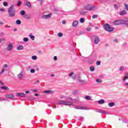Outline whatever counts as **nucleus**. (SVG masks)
Listing matches in <instances>:
<instances>
[{
  "label": "nucleus",
  "instance_id": "nucleus-1",
  "mask_svg": "<svg viewBox=\"0 0 128 128\" xmlns=\"http://www.w3.org/2000/svg\"><path fill=\"white\" fill-rule=\"evenodd\" d=\"M86 10L92 11V10H98V7L94 6L92 4H88L84 7Z\"/></svg>",
  "mask_w": 128,
  "mask_h": 128
},
{
  "label": "nucleus",
  "instance_id": "nucleus-2",
  "mask_svg": "<svg viewBox=\"0 0 128 128\" xmlns=\"http://www.w3.org/2000/svg\"><path fill=\"white\" fill-rule=\"evenodd\" d=\"M8 12L10 14V16L14 17L16 16V10H14V6H11L9 8Z\"/></svg>",
  "mask_w": 128,
  "mask_h": 128
},
{
  "label": "nucleus",
  "instance_id": "nucleus-3",
  "mask_svg": "<svg viewBox=\"0 0 128 128\" xmlns=\"http://www.w3.org/2000/svg\"><path fill=\"white\" fill-rule=\"evenodd\" d=\"M104 28L105 30H106V32H114V28L110 27V26L108 24H106L104 26Z\"/></svg>",
  "mask_w": 128,
  "mask_h": 128
},
{
  "label": "nucleus",
  "instance_id": "nucleus-4",
  "mask_svg": "<svg viewBox=\"0 0 128 128\" xmlns=\"http://www.w3.org/2000/svg\"><path fill=\"white\" fill-rule=\"evenodd\" d=\"M58 104L60 106L63 104L64 106H74V104L70 102H64L62 100L59 101Z\"/></svg>",
  "mask_w": 128,
  "mask_h": 128
},
{
  "label": "nucleus",
  "instance_id": "nucleus-5",
  "mask_svg": "<svg viewBox=\"0 0 128 128\" xmlns=\"http://www.w3.org/2000/svg\"><path fill=\"white\" fill-rule=\"evenodd\" d=\"M8 65L5 64H4L2 66V70L0 72V76H2L4 72H8Z\"/></svg>",
  "mask_w": 128,
  "mask_h": 128
},
{
  "label": "nucleus",
  "instance_id": "nucleus-6",
  "mask_svg": "<svg viewBox=\"0 0 128 128\" xmlns=\"http://www.w3.org/2000/svg\"><path fill=\"white\" fill-rule=\"evenodd\" d=\"M124 24V22L123 20H116L114 22V24L116 26L120 24Z\"/></svg>",
  "mask_w": 128,
  "mask_h": 128
},
{
  "label": "nucleus",
  "instance_id": "nucleus-7",
  "mask_svg": "<svg viewBox=\"0 0 128 128\" xmlns=\"http://www.w3.org/2000/svg\"><path fill=\"white\" fill-rule=\"evenodd\" d=\"M23 78H24V72L22 70L20 72V73H19L17 75V78H18V80H22Z\"/></svg>",
  "mask_w": 128,
  "mask_h": 128
},
{
  "label": "nucleus",
  "instance_id": "nucleus-8",
  "mask_svg": "<svg viewBox=\"0 0 128 128\" xmlns=\"http://www.w3.org/2000/svg\"><path fill=\"white\" fill-rule=\"evenodd\" d=\"M52 14L50 13L47 15H42V18H44L45 20H48L52 18Z\"/></svg>",
  "mask_w": 128,
  "mask_h": 128
},
{
  "label": "nucleus",
  "instance_id": "nucleus-9",
  "mask_svg": "<svg viewBox=\"0 0 128 128\" xmlns=\"http://www.w3.org/2000/svg\"><path fill=\"white\" fill-rule=\"evenodd\" d=\"M14 44H12V43H9L7 47V50H8V52H10V50H12Z\"/></svg>",
  "mask_w": 128,
  "mask_h": 128
},
{
  "label": "nucleus",
  "instance_id": "nucleus-10",
  "mask_svg": "<svg viewBox=\"0 0 128 128\" xmlns=\"http://www.w3.org/2000/svg\"><path fill=\"white\" fill-rule=\"evenodd\" d=\"M74 108H76V110H88V108L86 107L80 106H75Z\"/></svg>",
  "mask_w": 128,
  "mask_h": 128
},
{
  "label": "nucleus",
  "instance_id": "nucleus-11",
  "mask_svg": "<svg viewBox=\"0 0 128 128\" xmlns=\"http://www.w3.org/2000/svg\"><path fill=\"white\" fill-rule=\"evenodd\" d=\"M17 96L21 98H26V95L24 93H17Z\"/></svg>",
  "mask_w": 128,
  "mask_h": 128
},
{
  "label": "nucleus",
  "instance_id": "nucleus-12",
  "mask_svg": "<svg viewBox=\"0 0 128 128\" xmlns=\"http://www.w3.org/2000/svg\"><path fill=\"white\" fill-rule=\"evenodd\" d=\"M98 42H100V38H98V37L96 36L94 40V43L95 44H98Z\"/></svg>",
  "mask_w": 128,
  "mask_h": 128
},
{
  "label": "nucleus",
  "instance_id": "nucleus-13",
  "mask_svg": "<svg viewBox=\"0 0 128 128\" xmlns=\"http://www.w3.org/2000/svg\"><path fill=\"white\" fill-rule=\"evenodd\" d=\"M78 21H74L72 22V26H73V28H76V26H78Z\"/></svg>",
  "mask_w": 128,
  "mask_h": 128
},
{
  "label": "nucleus",
  "instance_id": "nucleus-14",
  "mask_svg": "<svg viewBox=\"0 0 128 128\" xmlns=\"http://www.w3.org/2000/svg\"><path fill=\"white\" fill-rule=\"evenodd\" d=\"M23 17L24 18H26V20H30L32 18V17L29 14H24Z\"/></svg>",
  "mask_w": 128,
  "mask_h": 128
},
{
  "label": "nucleus",
  "instance_id": "nucleus-15",
  "mask_svg": "<svg viewBox=\"0 0 128 128\" xmlns=\"http://www.w3.org/2000/svg\"><path fill=\"white\" fill-rule=\"evenodd\" d=\"M128 80V72L125 74V76L122 79V82H124V80Z\"/></svg>",
  "mask_w": 128,
  "mask_h": 128
},
{
  "label": "nucleus",
  "instance_id": "nucleus-16",
  "mask_svg": "<svg viewBox=\"0 0 128 128\" xmlns=\"http://www.w3.org/2000/svg\"><path fill=\"white\" fill-rule=\"evenodd\" d=\"M16 50H24V46L20 45L16 48Z\"/></svg>",
  "mask_w": 128,
  "mask_h": 128
},
{
  "label": "nucleus",
  "instance_id": "nucleus-17",
  "mask_svg": "<svg viewBox=\"0 0 128 128\" xmlns=\"http://www.w3.org/2000/svg\"><path fill=\"white\" fill-rule=\"evenodd\" d=\"M6 98H14V95L12 94H6Z\"/></svg>",
  "mask_w": 128,
  "mask_h": 128
},
{
  "label": "nucleus",
  "instance_id": "nucleus-18",
  "mask_svg": "<svg viewBox=\"0 0 128 128\" xmlns=\"http://www.w3.org/2000/svg\"><path fill=\"white\" fill-rule=\"evenodd\" d=\"M44 94H54V91L52 90H45L44 91Z\"/></svg>",
  "mask_w": 128,
  "mask_h": 128
},
{
  "label": "nucleus",
  "instance_id": "nucleus-19",
  "mask_svg": "<svg viewBox=\"0 0 128 128\" xmlns=\"http://www.w3.org/2000/svg\"><path fill=\"white\" fill-rule=\"evenodd\" d=\"M108 106L110 108H112V106H114V102H110L108 104Z\"/></svg>",
  "mask_w": 128,
  "mask_h": 128
},
{
  "label": "nucleus",
  "instance_id": "nucleus-20",
  "mask_svg": "<svg viewBox=\"0 0 128 128\" xmlns=\"http://www.w3.org/2000/svg\"><path fill=\"white\" fill-rule=\"evenodd\" d=\"M123 86L126 88H128V82H126V80L122 81Z\"/></svg>",
  "mask_w": 128,
  "mask_h": 128
},
{
  "label": "nucleus",
  "instance_id": "nucleus-21",
  "mask_svg": "<svg viewBox=\"0 0 128 128\" xmlns=\"http://www.w3.org/2000/svg\"><path fill=\"white\" fill-rule=\"evenodd\" d=\"M126 14V10H124L120 12V16H124V14Z\"/></svg>",
  "mask_w": 128,
  "mask_h": 128
},
{
  "label": "nucleus",
  "instance_id": "nucleus-22",
  "mask_svg": "<svg viewBox=\"0 0 128 128\" xmlns=\"http://www.w3.org/2000/svg\"><path fill=\"white\" fill-rule=\"evenodd\" d=\"M29 36H30V38L32 40H34L35 37H34V36H33V35L32 34H29Z\"/></svg>",
  "mask_w": 128,
  "mask_h": 128
},
{
  "label": "nucleus",
  "instance_id": "nucleus-23",
  "mask_svg": "<svg viewBox=\"0 0 128 128\" xmlns=\"http://www.w3.org/2000/svg\"><path fill=\"white\" fill-rule=\"evenodd\" d=\"M104 102V100H101L98 101V104H102Z\"/></svg>",
  "mask_w": 128,
  "mask_h": 128
},
{
  "label": "nucleus",
  "instance_id": "nucleus-24",
  "mask_svg": "<svg viewBox=\"0 0 128 128\" xmlns=\"http://www.w3.org/2000/svg\"><path fill=\"white\" fill-rule=\"evenodd\" d=\"M26 6H28V8H32V4L29 2H26Z\"/></svg>",
  "mask_w": 128,
  "mask_h": 128
},
{
  "label": "nucleus",
  "instance_id": "nucleus-25",
  "mask_svg": "<svg viewBox=\"0 0 128 128\" xmlns=\"http://www.w3.org/2000/svg\"><path fill=\"white\" fill-rule=\"evenodd\" d=\"M32 58L34 60H38V57H36V56H32Z\"/></svg>",
  "mask_w": 128,
  "mask_h": 128
},
{
  "label": "nucleus",
  "instance_id": "nucleus-26",
  "mask_svg": "<svg viewBox=\"0 0 128 128\" xmlns=\"http://www.w3.org/2000/svg\"><path fill=\"white\" fill-rule=\"evenodd\" d=\"M24 14H26V12H24V10L20 12V14H21V16H24Z\"/></svg>",
  "mask_w": 128,
  "mask_h": 128
},
{
  "label": "nucleus",
  "instance_id": "nucleus-27",
  "mask_svg": "<svg viewBox=\"0 0 128 128\" xmlns=\"http://www.w3.org/2000/svg\"><path fill=\"white\" fill-rule=\"evenodd\" d=\"M6 38H0V44L2 42H6Z\"/></svg>",
  "mask_w": 128,
  "mask_h": 128
},
{
  "label": "nucleus",
  "instance_id": "nucleus-28",
  "mask_svg": "<svg viewBox=\"0 0 128 128\" xmlns=\"http://www.w3.org/2000/svg\"><path fill=\"white\" fill-rule=\"evenodd\" d=\"M97 112H100V114H106V112L102 110H99L97 111Z\"/></svg>",
  "mask_w": 128,
  "mask_h": 128
},
{
  "label": "nucleus",
  "instance_id": "nucleus-29",
  "mask_svg": "<svg viewBox=\"0 0 128 128\" xmlns=\"http://www.w3.org/2000/svg\"><path fill=\"white\" fill-rule=\"evenodd\" d=\"M23 40L25 42H28V38H24Z\"/></svg>",
  "mask_w": 128,
  "mask_h": 128
},
{
  "label": "nucleus",
  "instance_id": "nucleus-30",
  "mask_svg": "<svg viewBox=\"0 0 128 128\" xmlns=\"http://www.w3.org/2000/svg\"><path fill=\"white\" fill-rule=\"evenodd\" d=\"M96 82H98V84H100V83L102 82V80H100V79H96Z\"/></svg>",
  "mask_w": 128,
  "mask_h": 128
},
{
  "label": "nucleus",
  "instance_id": "nucleus-31",
  "mask_svg": "<svg viewBox=\"0 0 128 128\" xmlns=\"http://www.w3.org/2000/svg\"><path fill=\"white\" fill-rule=\"evenodd\" d=\"M58 36H59V38H62V33L59 32L58 34Z\"/></svg>",
  "mask_w": 128,
  "mask_h": 128
},
{
  "label": "nucleus",
  "instance_id": "nucleus-32",
  "mask_svg": "<svg viewBox=\"0 0 128 128\" xmlns=\"http://www.w3.org/2000/svg\"><path fill=\"white\" fill-rule=\"evenodd\" d=\"M16 24H22V22L20 20H16Z\"/></svg>",
  "mask_w": 128,
  "mask_h": 128
},
{
  "label": "nucleus",
  "instance_id": "nucleus-33",
  "mask_svg": "<svg viewBox=\"0 0 128 128\" xmlns=\"http://www.w3.org/2000/svg\"><path fill=\"white\" fill-rule=\"evenodd\" d=\"M30 72L31 74H34V72H36V70H34V69H32L30 70Z\"/></svg>",
  "mask_w": 128,
  "mask_h": 128
},
{
  "label": "nucleus",
  "instance_id": "nucleus-34",
  "mask_svg": "<svg viewBox=\"0 0 128 128\" xmlns=\"http://www.w3.org/2000/svg\"><path fill=\"white\" fill-rule=\"evenodd\" d=\"M90 70L91 72H94V67L92 66L90 68Z\"/></svg>",
  "mask_w": 128,
  "mask_h": 128
},
{
  "label": "nucleus",
  "instance_id": "nucleus-35",
  "mask_svg": "<svg viewBox=\"0 0 128 128\" xmlns=\"http://www.w3.org/2000/svg\"><path fill=\"white\" fill-rule=\"evenodd\" d=\"M120 70L122 71V70H124V67L123 66H122L120 68H119Z\"/></svg>",
  "mask_w": 128,
  "mask_h": 128
},
{
  "label": "nucleus",
  "instance_id": "nucleus-36",
  "mask_svg": "<svg viewBox=\"0 0 128 128\" xmlns=\"http://www.w3.org/2000/svg\"><path fill=\"white\" fill-rule=\"evenodd\" d=\"M80 14H82V15L86 14V12H84V11H80Z\"/></svg>",
  "mask_w": 128,
  "mask_h": 128
},
{
  "label": "nucleus",
  "instance_id": "nucleus-37",
  "mask_svg": "<svg viewBox=\"0 0 128 128\" xmlns=\"http://www.w3.org/2000/svg\"><path fill=\"white\" fill-rule=\"evenodd\" d=\"M80 22H84V18H80Z\"/></svg>",
  "mask_w": 128,
  "mask_h": 128
},
{
  "label": "nucleus",
  "instance_id": "nucleus-38",
  "mask_svg": "<svg viewBox=\"0 0 128 128\" xmlns=\"http://www.w3.org/2000/svg\"><path fill=\"white\" fill-rule=\"evenodd\" d=\"M0 88H2V90H8V87H6V86H2L0 87Z\"/></svg>",
  "mask_w": 128,
  "mask_h": 128
},
{
  "label": "nucleus",
  "instance_id": "nucleus-39",
  "mask_svg": "<svg viewBox=\"0 0 128 128\" xmlns=\"http://www.w3.org/2000/svg\"><path fill=\"white\" fill-rule=\"evenodd\" d=\"M86 100H90V96H86Z\"/></svg>",
  "mask_w": 128,
  "mask_h": 128
},
{
  "label": "nucleus",
  "instance_id": "nucleus-40",
  "mask_svg": "<svg viewBox=\"0 0 128 128\" xmlns=\"http://www.w3.org/2000/svg\"><path fill=\"white\" fill-rule=\"evenodd\" d=\"M78 82L80 83V84H83V82H84V80H82L80 79L78 80Z\"/></svg>",
  "mask_w": 128,
  "mask_h": 128
},
{
  "label": "nucleus",
  "instance_id": "nucleus-41",
  "mask_svg": "<svg viewBox=\"0 0 128 128\" xmlns=\"http://www.w3.org/2000/svg\"><path fill=\"white\" fill-rule=\"evenodd\" d=\"M98 18V15L94 14L92 16V18Z\"/></svg>",
  "mask_w": 128,
  "mask_h": 128
},
{
  "label": "nucleus",
  "instance_id": "nucleus-42",
  "mask_svg": "<svg viewBox=\"0 0 128 128\" xmlns=\"http://www.w3.org/2000/svg\"><path fill=\"white\" fill-rule=\"evenodd\" d=\"M124 8H126V10H128V5L126 4H124Z\"/></svg>",
  "mask_w": 128,
  "mask_h": 128
},
{
  "label": "nucleus",
  "instance_id": "nucleus-43",
  "mask_svg": "<svg viewBox=\"0 0 128 128\" xmlns=\"http://www.w3.org/2000/svg\"><path fill=\"white\" fill-rule=\"evenodd\" d=\"M8 4V2H4L3 3V6H7Z\"/></svg>",
  "mask_w": 128,
  "mask_h": 128
},
{
  "label": "nucleus",
  "instance_id": "nucleus-44",
  "mask_svg": "<svg viewBox=\"0 0 128 128\" xmlns=\"http://www.w3.org/2000/svg\"><path fill=\"white\" fill-rule=\"evenodd\" d=\"M96 66H100V61H97L96 62Z\"/></svg>",
  "mask_w": 128,
  "mask_h": 128
},
{
  "label": "nucleus",
  "instance_id": "nucleus-45",
  "mask_svg": "<svg viewBox=\"0 0 128 128\" xmlns=\"http://www.w3.org/2000/svg\"><path fill=\"white\" fill-rule=\"evenodd\" d=\"M73 75H74V72H72L69 74V76H70V78H72V76Z\"/></svg>",
  "mask_w": 128,
  "mask_h": 128
},
{
  "label": "nucleus",
  "instance_id": "nucleus-46",
  "mask_svg": "<svg viewBox=\"0 0 128 128\" xmlns=\"http://www.w3.org/2000/svg\"><path fill=\"white\" fill-rule=\"evenodd\" d=\"M82 118H84L82 116L78 117V120H82Z\"/></svg>",
  "mask_w": 128,
  "mask_h": 128
},
{
  "label": "nucleus",
  "instance_id": "nucleus-47",
  "mask_svg": "<svg viewBox=\"0 0 128 128\" xmlns=\"http://www.w3.org/2000/svg\"><path fill=\"white\" fill-rule=\"evenodd\" d=\"M54 60H58V57L56 56L54 57Z\"/></svg>",
  "mask_w": 128,
  "mask_h": 128
},
{
  "label": "nucleus",
  "instance_id": "nucleus-48",
  "mask_svg": "<svg viewBox=\"0 0 128 128\" xmlns=\"http://www.w3.org/2000/svg\"><path fill=\"white\" fill-rule=\"evenodd\" d=\"M86 30L88 32H90V28H86Z\"/></svg>",
  "mask_w": 128,
  "mask_h": 128
},
{
  "label": "nucleus",
  "instance_id": "nucleus-49",
  "mask_svg": "<svg viewBox=\"0 0 128 128\" xmlns=\"http://www.w3.org/2000/svg\"><path fill=\"white\" fill-rule=\"evenodd\" d=\"M0 11L4 12H6V10H4V8H0Z\"/></svg>",
  "mask_w": 128,
  "mask_h": 128
},
{
  "label": "nucleus",
  "instance_id": "nucleus-50",
  "mask_svg": "<svg viewBox=\"0 0 128 128\" xmlns=\"http://www.w3.org/2000/svg\"><path fill=\"white\" fill-rule=\"evenodd\" d=\"M114 8H116V10H118V8L117 5H114Z\"/></svg>",
  "mask_w": 128,
  "mask_h": 128
},
{
  "label": "nucleus",
  "instance_id": "nucleus-51",
  "mask_svg": "<svg viewBox=\"0 0 128 128\" xmlns=\"http://www.w3.org/2000/svg\"><path fill=\"white\" fill-rule=\"evenodd\" d=\"M66 21H64V20H62V24H66Z\"/></svg>",
  "mask_w": 128,
  "mask_h": 128
},
{
  "label": "nucleus",
  "instance_id": "nucleus-52",
  "mask_svg": "<svg viewBox=\"0 0 128 128\" xmlns=\"http://www.w3.org/2000/svg\"><path fill=\"white\" fill-rule=\"evenodd\" d=\"M22 4V2H20V1L18 2V6H20V4Z\"/></svg>",
  "mask_w": 128,
  "mask_h": 128
},
{
  "label": "nucleus",
  "instance_id": "nucleus-53",
  "mask_svg": "<svg viewBox=\"0 0 128 128\" xmlns=\"http://www.w3.org/2000/svg\"><path fill=\"white\" fill-rule=\"evenodd\" d=\"M32 92H38V90H32Z\"/></svg>",
  "mask_w": 128,
  "mask_h": 128
},
{
  "label": "nucleus",
  "instance_id": "nucleus-54",
  "mask_svg": "<svg viewBox=\"0 0 128 128\" xmlns=\"http://www.w3.org/2000/svg\"><path fill=\"white\" fill-rule=\"evenodd\" d=\"M50 76H51V78H54V74H52L51 75H50Z\"/></svg>",
  "mask_w": 128,
  "mask_h": 128
},
{
  "label": "nucleus",
  "instance_id": "nucleus-55",
  "mask_svg": "<svg viewBox=\"0 0 128 128\" xmlns=\"http://www.w3.org/2000/svg\"><path fill=\"white\" fill-rule=\"evenodd\" d=\"M0 24L2 26V24H4V22H0Z\"/></svg>",
  "mask_w": 128,
  "mask_h": 128
},
{
  "label": "nucleus",
  "instance_id": "nucleus-56",
  "mask_svg": "<svg viewBox=\"0 0 128 128\" xmlns=\"http://www.w3.org/2000/svg\"><path fill=\"white\" fill-rule=\"evenodd\" d=\"M34 94L36 96H38V94Z\"/></svg>",
  "mask_w": 128,
  "mask_h": 128
},
{
  "label": "nucleus",
  "instance_id": "nucleus-57",
  "mask_svg": "<svg viewBox=\"0 0 128 128\" xmlns=\"http://www.w3.org/2000/svg\"><path fill=\"white\" fill-rule=\"evenodd\" d=\"M26 94H28V92H30V91H26Z\"/></svg>",
  "mask_w": 128,
  "mask_h": 128
},
{
  "label": "nucleus",
  "instance_id": "nucleus-58",
  "mask_svg": "<svg viewBox=\"0 0 128 128\" xmlns=\"http://www.w3.org/2000/svg\"><path fill=\"white\" fill-rule=\"evenodd\" d=\"M0 84L4 85V84L2 83V81H0Z\"/></svg>",
  "mask_w": 128,
  "mask_h": 128
},
{
  "label": "nucleus",
  "instance_id": "nucleus-59",
  "mask_svg": "<svg viewBox=\"0 0 128 128\" xmlns=\"http://www.w3.org/2000/svg\"><path fill=\"white\" fill-rule=\"evenodd\" d=\"M0 36H4V34L2 33V34H0Z\"/></svg>",
  "mask_w": 128,
  "mask_h": 128
},
{
  "label": "nucleus",
  "instance_id": "nucleus-60",
  "mask_svg": "<svg viewBox=\"0 0 128 128\" xmlns=\"http://www.w3.org/2000/svg\"><path fill=\"white\" fill-rule=\"evenodd\" d=\"M115 42H118V40H115Z\"/></svg>",
  "mask_w": 128,
  "mask_h": 128
},
{
  "label": "nucleus",
  "instance_id": "nucleus-61",
  "mask_svg": "<svg viewBox=\"0 0 128 128\" xmlns=\"http://www.w3.org/2000/svg\"><path fill=\"white\" fill-rule=\"evenodd\" d=\"M16 29H14V31L16 32Z\"/></svg>",
  "mask_w": 128,
  "mask_h": 128
},
{
  "label": "nucleus",
  "instance_id": "nucleus-62",
  "mask_svg": "<svg viewBox=\"0 0 128 128\" xmlns=\"http://www.w3.org/2000/svg\"><path fill=\"white\" fill-rule=\"evenodd\" d=\"M48 106H50V104H48Z\"/></svg>",
  "mask_w": 128,
  "mask_h": 128
},
{
  "label": "nucleus",
  "instance_id": "nucleus-63",
  "mask_svg": "<svg viewBox=\"0 0 128 128\" xmlns=\"http://www.w3.org/2000/svg\"><path fill=\"white\" fill-rule=\"evenodd\" d=\"M96 28H98V27H96Z\"/></svg>",
  "mask_w": 128,
  "mask_h": 128
},
{
  "label": "nucleus",
  "instance_id": "nucleus-64",
  "mask_svg": "<svg viewBox=\"0 0 128 128\" xmlns=\"http://www.w3.org/2000/svg\"><path fill=\"white\" fill-rule=\"evenodd\" d=\"M56 106H55V108H56Z\"/></svg>",
  "mask_w": 128,
  "mask_h": 128
}]
</instances>
